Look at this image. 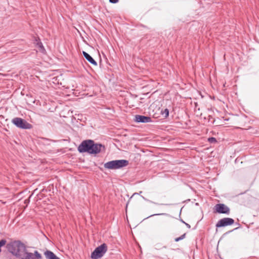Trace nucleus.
Returning a JSON list of instances; mask_svg holds the SVG:
<instances>
[{
  "instance_id": "obj_1",
  "label": "nucleus",
  "mask_w": 259,
  "mask_h": 259,
  "mask_svg": "<svg viewBox=\"0 0 259 259\" xmlns=\"http://www.w3.org/2000/svg\"><path fill=\"white\" fill-rule=\"evenodd\" d=\"M10 252L21 259H32V253L27 251L25 245L20 241H14L9 245Z\"/></svg>"
},
{
  "instance_id": "obj_2",
  "label": "nucleus",
  "mask_w": 259,
  "mask_h": 259,
  "mask_svg": "<svg viewBox=\"0 0 259 259\" xmlns=\"http://www.w3.org/2000/svg\"><path fill=\"white\" fill-rule=\"evenodd\" d=\"M103 146L101 144H95L92 140L84 141L79 146L78 150L80 152H88L96 154L101 151Z\"/></svg>"
},
{
  "instance_id": "obj_3",
  "label": "nucleus",
  "mask_w": 259,
  "mask_h": 259,
  "mask_svg": "<svg viewBox=\"0 0 259 259\" xmlns=\"http://www.w3.org/2000/svg\"><path fill=\"white\" fill-rule=\"evenodd\" d=\"M107 251V247L105 244H103L97 247L91 254V258L92 259H98L103 256Z\"/></svg>"
},
{
  "instance_id": "obj_4",
  "label": "nucleus",
  "mask_w": 259,
  "mask_h": 259,
  "mask_svg": "<svg viewBox=\"0 0 259 259\" xmlns=\"http://www.w3.org/2000/svg\"><path fill=\"white\" fill-rule=\"evenodd\" d=\"M12 122L17 127L23 129H30L32 126L25 120L19 118L15 117L12 119Z\"/></svg>"
},
{
  "instance_id": "obj_5",
  "label": "nucleus",
  "mask_w": 259,
  "mask_h": 259,
  "mask_svg": "<svg viewBox=\"0 0 259 259\" xmlns=\"http://www.w3.org/2000/svg\"><path fill=\"white\" fill-rule=\"evenodd\" d=\"M234 223V221L233 219L229 218H225L220 220L216 224V227L219 228L229 226L232 225Z\"/></svg>"
},
{
  "instance_id": "obj_6",
  "label": "nucleus",
  "mask_w": 259,
  "mask_h": 259,
  "mask_svg": "<svg viewBox=\"0 0 259 259\" xmlns=\"http://www.w3.org/2000/svg\"><path fill=\"white\" fill-rule=\"evenodd\" d=\"M215 211L219 213L229 214L230 209L224 204H218L214 206Z\"/></svg>"
},
{
  "instance_id": "obj_7",
  "label": "nucleus",
  "mask_w": 259,
  "mask_h": 259,
  "mask_svg": "<svg viewBox=\"0 0 259 259\" xmlns=\"http://www.w3.org/2000/svg\"><path fill=\"white\" fill-rule=\"evenodd\" d=\"M150 109L152 110V112L153 113V116L157 118L159 117L160 115V111H161V109L159 106V104L153 103L150 106Z\"/></svg>"
},
{
  "instance_id": "obj_8",
  "label": "nucleus",
  "mask_w": 259,
  "mask_h": 259,
  "mask_svg": "<svg viewBox=\"0 0 259 259\" xmlns=\"http://www.w3.org/2000/svg\"><path fill=\"white\" fill-rule=\"evenodd\" d=\"M135 121L137 122L147 123L152 121L151 118L149 116H145L143 115H136L135 117Z\"/></svg>"
},
{
  "instance_id": "obj_9",
  "label": "nucleus",
  "mask_w": 259,
  "mask_h": 259,
  "mask_svg": "<svg viewBox=\"0 0 259 259\" xmlns=\"http://www.w3.org/2000/svg\"><path fill=\"white\" fill-rule=\"evenodd\" d=\"M128 164V161L126 160H114V169L121 168Z\"/></svg>"
},
{
  "instance_id": "obj_10",
  "label": "nucleus",
  "mask_w": 259,
  "mask_h": 259,
  "mask_svg": "<svg viewBox=\"0 0 259 259\" xmlns=\"http://www.w3.org/2000/svg\"><path fill=\"white\" fill-rule=\"evenodd\" d=\"M45 255L47 259H60L53 252L47 251L45 252Z\"/></svg>"
},
{
  "instance_id": "obj_11",
  "label": "nucleus",
  "mask_w": 259,
  "mask_h": 259,
  "mask_svg": "<svg viewBox=\"0 0 259 259\" xmlns=\"http://www.w3.org/2000/svg\"><path fill=\"white\" fill-rule=\"evenodd\" d=\"M82 54L84 56V57L85 58V59L90 62L91 64L97 65L96 62L93 59V58L87 53H86L84 51H83Z\"/></svg>"
},
{
  "instance_id": "obj_12",
  "label": "nucleus",
  "mask_w": 259,
  "mask_h": 259,
  "mask_svg": "<svg viewBox=\"0 0 259 259\" xmlns=\"http://www.w3.org/2000/svg\"><path fill=\"white\" fill-rule=\"evenodd\" d=\"M35 43L36 44L38 50L41 53H44L45 50L42 46V43L39 42L38 40H36V42Z\"/></svg>"
},
{
  "instance_id": "obj_13",
  "label": "nucleus",
  "mask_w": 259,
  "mask_h": 259,
  "mask_svg": "<svg viewBox=\"0 0 259 259\" xmlns=\"http://www.w3.org/2000/svg\"><path fill=\"white\" fill-rule=\"evenodd\" d=\"M160 115H162L163 117H167L169 115V111L167 109H161L160 111Z\"/></svg>"
},
{
  "instance_id": "obj_14",
  "label": "nucleus",
  "mask_w": 259,
  "mask_h": 259,
  "mask_svg": "<svg viewBox=\"0 0 259 259\" xmlns=\"http://www.w3.org/2000/svg\"><path fill=\"white\" fill-rule=\"evenodd\" d=\"M104 166L106 168L113 169V161L107 162L104 164Z\"/></svg>"
},
{
  "instance_id": "obj_15",
  "label": "nucleus",
  "mask_w": 259,
  "mask_h": 259,
  "mask_svg": "<svg viewBox=\"0 0 259 259\" xmlns=\"http://www.w3.org/2000/svg\"><path fill=\"white\" fill-rule=\"evenodd\" d=\"M185 235H186V234H184L183 235H182L180 237H178V238H175V241L176 242H178L180 240L183 239L185 237Z\"/></svg>"
},
{
  "instance_id": "obj_16",
  "label": "nucleus",
  "mask_w": 259,
  "mask_h": 259,
  "mask_svg": "<svg viewBox=\"0 0 259 259\" xmlns=\"http://www.w3.org/2000/svg\"><path fill=\"white\" fill-rule=\"evenodd\" d=\"M208 141L209 142H211V143L215 142H216V139L214 138H213V137L208 138Z\"/></svg>"
},
{
  "instance_id": "obj_17",
  "label": "nucleus",
  "mask_w": 259,
  "mask_h": 259,
  "mask_svg": "<svg viewBox=\"0 0 259 259\" xmlns=\"http://www.w3.org/2000/svg\"><path fill=\"white\" fill-rule=\"evenodd\" d=\"M134 195H135V194H134V195H133V196L130 198V200H129V201H128V203H127V204H129V203H131V202H132L133 201V198H134Z\"/></svg>"
},
{
  "instance_id": "obj_18",
  "label": "nucleus",
  "mask_w": 259,
  "mask_h": 259,
  "mask_svg": "<svg viewBox=\"0 0 259 259\" xmlns=\"http://www.w3.org/2000/svg\"><path fill=\"white\" fill-rule=\"evenodd\" d=\"M118 2V0H114V4L117 3Z\"/></svg>"
},
{
  "instance_id": "obj_19",
  "label": "nucleus",
  "mask_w": 259,
  "mask_h": 259,
  "mask_svg": "<svg viewBox=\"0 0 259 259\" xmlns=\"http://www.w3.org/2000/svg\"><path fill=\"white\" fill-rule=\"evenodd\" d=\"M109 2L111 3H113V0H109Z\"/></svg>"
},
{
  "instance_id": "obj_20",
  "label": "nucleus",
  "mask_w": 259,
  "mask_h": 259,
  "mask_svg": "<svg viewBox=\"0 0 259 259\" xmlns=\"http://www.w3.org/2000/svg\"><path fill=\"white\" fill-rule=\"evenodd\" d=\"M186 225L187 226V227H188L189 228H190V226L189 225V224H186Z\"/></svg>"
},
{
  "instance_id": "obj_21",
  "label": "nucleus",
  "mask_w": 259,
  "mask_h": 259,
  "mask_svg": "<svg viewBox=\"0 0 259 259\" xmlns=\"http://www.w3.org/2000/svg\"><path fill=\"white\" fill-rule=\"evenodd\" d=\"M162 214L166 215L168 216V217H169L167 214H166L165 213H163Z\"/></svg>"
}]
</instances>
